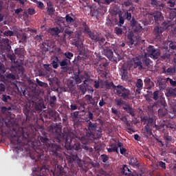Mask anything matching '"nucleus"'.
Returning a JSON list of instances; mask_svg holds the SVG:
<instances>
[{
	"label": "nucleus",
	"mask_w": 176,
	"mask_h": 176,
	"mask_svg": "<svg viewBox=\"0 0 176 176\" xmlns=\"http://www.w3.org/2000/svg\"><path fill=\"white\" fill-rule=\"evenodd\" d=\"M56 3H59L60 6H67L68 1L67 0H55Z\"/></svg>",
	"instance_id": "47"
},
{
	"label": "nucleus",
	"mask_w": 176,
	"mask_h": 176,
	"mask_svg": "<svg viewBox=\"0 0 176 176\" xmlns=\"http://www.w3.org/2000/svg\"><path fill=\"white\" fill-rule=\"evenodd\" d=\"M130 164L131 166H138V161L135 158H131L130 160Z\"/></svg>",
	"instance_id": "58"
},
{
	"label": "nucleus",
	"mask_w": 176,
	"mask_h": 176,
	"mask_svg": "<svg viewBox=\"0 0 176 176\" xmlns=\"http://www.w3.org/2000/svg\"><path fill=\"white\" fill-rule=\"evenodd\" d=\"M135 94H141V90L143 89L144 87V82L142 81V79L138 78L135 82Z\"/></svg>",
	"instance_id": "12"
},
{
	"label": "nucleus",
	"mask_w": 176,
	"mask_h": 176,
	"mask_svg": "<svg viewBox=\"0 0 176 176\" xmlns=\"http://www.w3.org/2000/svg\"><path fill=\"white\" fill-rule=\"evenodd\" d=\"M6 90V86H5V84L0 83V94H2V93L5 92Z\"/></svg>",
	"instance_id": "60"
},
{
	"label": "nucleus",
	"mask_w": 176,
	"mask_h": 176,
	"mask_svg": "<svg viewBox=\"0 0 176 176\" xmlns=\"http://www.w3.org/2000/svg\"><path fill=\"white\" fill-rule=\"evenodd\" d=\"M43 68L45 69V72H42L41 73V76H44L45 78H50V75L53 76V72H56V70L52 68V65L44 64Z\"/></svg>",
	"instance_id": "7"
},
{
	"label": "nucleus",
	"mask_w": 176,
	"mask_h": 176,
	"mask_svg": "<svg viewBox=\"0 0 176 176\" xmlns=\"http://www.w3.org/2000/svg\"><path fill=\"white\" fill-rule=\"evenodd\" d=\"M107 89H111V87H113V91H115V89H116L117 86L113 85V82H111L109 83L106 84Z\"/></svg>",
	"instance_id": "52"
},
{
	"label": "nucleus",
	"mask_w": 176,
	"mask_h": 176,
	"mask_svg": "<svg viewBox=\"0 0 176 176\" xmlns=\"http://www.w3.org/2000/svg\"><path fill=\"white\" fill-rule=\"evenodd\" d=\"M118 144L113 143L109 145V148H107V152H109V153H112V152L119 153V150L118 149Z\"/></svg>",
	"instance_id": "21"
},
{
	"label": "nucleus",
	"mask_w": 176,
	"mask_h": 176,
	"mask_svg": "<svg viewBox=\"0 0 176 176\" xmlns=\"http://www.w3.org/2000/svg\"><path fill=\"white\" fill-rule=\"evenodd\" d=\"M67 159L69 162H75V160L78 159V155L70 154L69 155L67 156Z\"/></svg>",
	"instance_id": "42"
},
{
	"label": "nucleus",
	"mask_w": 176,
	"mask_h": 176,
	"mask_svg": "<svg viewBox=\"0 0 176 176\" xmlns=\"http://www.w3.org/2000/svg\"><path fill=\"white\" fill-rule=\"evenodd\" d=\"M153 98L155 101L159 100V91H155L153 94Z\"/></svg>",
	"instance_id": "55"
},
{
	"label": "nucleus",
	"mask_w": 176,
	"mask_h": 176,
	"mask_svg": "<svg viewBox=\"0 0 176 176\" xmlns=\"http://www.w3.org/2000/svg\"><path fill=\"white\" fill-rule=\"evenodd\" d=\"M104 56H106L107 58L110 60V61H118L116 58L113 56V52H112L111 50H108V49L104 50Z\"/></svg>",
	"instance_id": "15"
},
{
	"label": "nucleus",
	"mask_w": 176,
	"mask_h": 176,
	"mask_svg": "<svg viewBox=\"0 0 176 176\" xmlns=\"http://www.w3.org/2000/svg\"><path fill=\"white\" fill-rule=\"evenodd\" d=\"M176 68L175 67H169L167 69L166 67L163 68L162 74L168 75L169 76H174L175 75Z\"/></svg>",
	"instance_id": "11"
},
{
	"label": "nucleus",
	"mask_w": 176,
	"mask_h": 176,
	"mask_svg": "<svg viewBox=\"0 0 176 176\" xmlns=\"http://www.w3.org/2000/svg\"><path fill=\"white\" fill-rule=\"evenodd\" d=\"M69 63L70 60L67 58H65L61 61H59V65L60 66L62 72H68V71H69V66H68V64Z\"/></svg>",
	"instance_id": "9"
},
{
	"label": "nucleus",
	"mask_w": 176,
	"mask_h": 176,
	"mask_svg": "<svg viewBox=\"0 0 176 176\" xmlns=\"http://www.w3.org/2000/svg\"><path fill=\"white\" fill-rule=\"evenodd\" d=\"M115 31L117 35H122V34H123V29H122L121 28L116 27L115 28Z\"/></svg>",
	"instance_id": "56"
},
{
	"label": "nucleus",
	"mask_w": 176,
	"mask_h": 176,
	"mask_svg": "<svg viewBox=\"0 0 176 176\" xmlns=\"http://www.w3.org/2000/svg\"><path fill=\"white\" fill-rule=\"evenodd\" d=\"M12 69H19L23 74L24 72V67H23V63H19V65H16L15 66H12Z\"/></svg>",
	"instance_id": "38"
},
{
	"label": "nucleus",
	"mask_w": 176,
	"mask_h": 176,
	"mask_svg": "<svg viewBox=\"0 0 176 176\" xmlns=\"http://www.w3.org/2000/svg\"><path fill=\"white\" fill-rule=\"evenodd\" d=\"M47 12H49V14H54V8H53V5L52 4V2L49 1L47 3Z\"/></svg>",
	"instance_id": "33"
},
{
	"label": "nucleus",
	"mask_w": 176,
	"mask_h": 176,
	"mask_svg": "<svg viewBox=\"0 0 176 176\" xmlns=\"http://www.w3.org/2000/svg\"><path fill=\"white\" fill-rule=\"evenodd\" d=\"M0 99L1 100V101H3V102H5V104H9L12 102V98L10 97V96L5 94L1 95Z\"/></svg>",
	"instance_id": "25"
},
{
	"label": "nucleus",
	"mask_w": 176,
	"mask_h": 176,
	"mask_svg": "<svg viewBox=\"0 0 176 176\" xmlns=\"http://www.w3.org/2000/svg\"><path fill=\"white\" fill-rule=\"evenodd\" d=\"M17 37L21 39L19 42H22L23 43H27V34L25 33L19 34L17 35Z\"/></svg>",
	"instance_id": "34"
},
{
	"label": "nucleus",
	"mask_w": 176,
	"mask_h": 176,
	"mask_svg": "<svg viewBox=\"0 0 176 176\" xmlns=\"http://www.w3.org/2000/svg\"><path fill=\"white\" fill-rule=\"evenodd\" d=\"M92 41H96V42H98L100 46H102L104 43H105V38L104 37H98L96 35V38H92Z\"/></svg>",
	"instance_id": "30"
},
{
	"label": "nucleus",
	"mask_w": 176,
	"mask_h": 176,
	"mask_svg": "<svg viewBox=\"0 0 176 176\" xmlns=\"http://www.w3.org/2000/svg\"><path fill=\"white\" fill-rule=\"evenodd\" d=\"M84 32L87 34V35H88L90 39H96V34L91 32L90 28H89V27H87L86 25L84 26Z\"/></svg>",
	"instance_id": "20"
},
{
	"label": "nucleus",
	"mask_w": 176,
	"mask_h": 176,
	"mask_svg": "<svg viewBox=\"0 0 176 176\" xmlns=\"http://www.w3.org/2000/svg\"><path fill=\"white\" fill-rule=\"evenodd\" d=\"M8 57L11 60L12 63H17V60H16V55L14 54H8Z\"/></svg>",
	"instance_id": "48"
},
{
	"label": "nucleus",
	"mask_w": 176,
	"mask_h": 176,
	"mask_svg": "<svg viewBox=\"0 0 176 176\" xmlns=\"http://www.w3.org/2000/svg\"><path fill=\"white\" fill-rule=\"evenodd\" d=\"M85 98L88 104L94 105L95 102H94V98H93V96L90 95H86Z\"/></svg>",
	"instance_id": "31"
},
{
	"label": "nucleus",
	"mask_w": 176,
	"mask_h": 176,
	"mask_svg": "<svg viewBox=\"0 0 176 176\" xmlns=\"http://www.w3.org/2000/svg\"><path fill=\"white\" fill-rule=\"evenodd\" d=\"M38 140L43 142V145L47 146L53 156H55L56 157H61V153H60V152H61V146L52 143V142L49 140V138L46 137L40 136Z\"/></svg>",
	"instance_id": "3"
},
{
	"label": "nucleus",
	"mask_w": 176,
	"mask_h": 176,
	"mask_svg": "<svg viewBox=\"0 0 176 176\" xmlns=\"http://www.w3.org/2000/svg\"><path fill=\"white\" fill-rule=\"evenodd\" d=\"M145 86L147 87L148 90H151L153 87H155V82L151 80V78H146L144 80Z\"/></svg>",
	"instance_id": "19"
},
{
	"label": "nucleus",
	"mask_w": 176,
	"mask_h": 176,
	"mask_svg": "<svg viewBox=\"0 0 176 176\" xmlns=\"http://www.w3.org/2000/svg\"><path fill=\"white\" fill-rule=\"evenodd\" d=\"M152 6H163V4H159L157 0H151Z\"/></svg>",
	"instance_id": "57"
},
{
	"label": "nucleus",
	"mask_w": 176,
	"mask_h": 176,
	"mask_svg": "<svg viewBox=\"0 0 176 176\" xmlns=\"http://www.w3.org/2000/svg\"><path fill=\"white\" fill-rule=\"evenodd\" d=\"M90 163H91V159L89 157H86L85 159L80 161L78 166L83 168V167H86V164H90Z\"/></svg>",
	"instance_id": "22"
},
{
	"label": "nucleus",
	"mask_w": 176,
	"mask_h": 176,
	"mask_svg": "<svg viewBox=\"0 0 176 176\" xmlns=\"http://www.w3.org/2000/svg\"><path fill=\"white\" fill-rule=\"evenodd\" d=\"M121 173L123 175H131V170L127 167V165H123Z\"/></svg>",
	"instance_id": "26"
},
{
	"label": "nucleus",
	"mask_w": 176,
	"mask_h": 176,
	"mask_svg": "<svg viewBox=\"0 0 176 176\" xmlns=\"http://www.w3.org/2000/svg\"><path fill=\"white\" fill-rule=\"evenodd\" d=\"M119 24L122 25V24H124V18H123V15L122 14H119Z\"/></svg>",
	"instance_id": "61"
},
{
	"label": "nucleus",
	"mask_w": 176,
	"mask_h": 176,
	"mask_svg": "<svg viewBox=\"0 0 176 176\" xmlns=\"http://www.w3.org/2000/svg\"><path fill=\"white\" fill-rule=\"evenodd\" d=\"M66 22L71 24V23H74V18L71 17L69 14H67L65 17Z\"/></svg>",
	"instance_id": "51"
},
{
	"label": "nucleus",
	"mask_w": 176,
	"mask_h": 176,
	"mask_svg": "<svg viewBox=\"0 0 176 176\" xmlns=\"http://www.w3.org/2000/svg\"><path fill=\"white\" fill-rule=\"evenodd\" d=\"M79 105L80 107H78L76 104L72 103L70 105L71 111H76V109H78L79 111H81V112H85V104L83 103H80Z\"/></svg>",
	"instance_id": "16"
},
{
	"label": "nucleus",
	"mask_w": 176,
	"mask_h": 176,
	"mask_svg": "<svg viewBox=\"0 0 176 176\" xmlns=\"http://www.w3.org/2000/svg\"><path fill=\"white\" fill-rule=\"evenodd\" d=\"M87 86H89V84L87 83V85L82 83L79 86L80 90L82 93V94H85L86 91H87Z\"/></svg>",
	"instance_id": "40"
},
{
	"label": "nucleus",
	"mask_w": 176,
	"mask_h": 176,
	"mask_svg": "<svg viewBox=\"0 0 176 176\" xmlns=\"http://www.w3.org/2000/svg\"><path fill=\"white\" fill-rule=\"evenodd\" d=\"M143 121L144 122H146L148 126L149 124H152V123H153V118H143Z\"/></svg>",
	"instance_id": "50"
},
{
	"label": "nucleus",
	"mask_w": 176,
	"mask_h": 176,
	"mask_svg": "<svg viewBox=\"0 0 176 176\" xmlns=\"http://www.w3.org/2000/svg\"><path fill=\"white\" fill-rule=\"evenodd\" d=\"M165 80L167 83V82H170V86H173V87H176V81L170 78H165Z\"/></svg>",
	"instance_id": "44"
},
{
	"label": "nucleus",
	"mask_w": 176,
	"mask_h": 176,
	"mask_svg": "<svg viewBox=\"0 0 176 176\" xmlns=\"http://www.w3.org/2000/svg\"><path fill=\"white\" fill-rule=\"evenodd\" d=\"M6 78H7V79H9L10 80H14L13 84L17 86L16 85V76L14 74L10 73L6 76Z\"/></svg>",
	"instance_id": "37"
},
{
	"label": "nucleus",
	"mask_w": 176,
	"mask_h": 176,
	"mask_svg": "<svg viewBox=\"0 0 176 176\" xmlns=\"http://www.w3.org/2000/svg\"><path fill=\"white\" fill-rule=\"evenodd\" d=\"M115 102L118 107H122V105H123V101L122 99H116Z\"/></svg>",
	"instance_id": "62"
},
{
	"label": "nucleus",
	"mask_w": 176,
	"mask_h": 176,
	"mask_svg": "<svg viewBox=\"0 0 176 176\" xmlns=\"http://www.w3.org/2000/svg\"><path fill=\"white\" fill-rule=\"evenodd\" d=\"M34 3H36L37 8H38L39 9H43V8H45V5L43 4V3H42V1L34 0Z\"/></svg>",
	"instance_id": "45"
},
{
	"label": "nucleus",
	"mask_w": 176,
	"mask_h": 176,
	"mask_svg": "<svg viewBox=\"0 0 176 176\" xmlns=\"http://www.w3.org/2000/svg\"><path fill=\"white\" fill-rule=\"evenodd\" d=\"M133 67L135 69L138 68L140 71H141V69H146V67H145V66L143 65L142 62H141V60H140L138 57L133 58Z\"/></svg>",
	"instance_id": "10"
},
{
	"label": "nucleus",
	"mask_w": 176,
	"mask_h": 176,
	"mask_svg": "<svg viewBox=\"0 0 176 176\" xmlns=\"http://www.w3.org/2000/svg\"><path fill=\"white\" fill-rule=\"evenodd\" d=\"M56 101H57V98L56 97V96H51L50 98V105H54V104H56Z\"/></svg>",
	"instance_id": "49"
},
{
	"label": "nucleus",
	"mask_w": 176,
	"mask_h": 176,
	"mask_svg": "<svg viewBox=\"0 0 176 176\" xmlns=\"http://www.w3.org/2000/svg\"><path fill=\"white\" fill-rule=\"evenodd\" d=\"M49 32L51 35H58L60 34V29L58 28H53L49 30Z\"/></svg>",
	"instance_id": "35"
},
{
	"label": "nucleus",
	"mask_w": 176,
	"mask_h": 176,
	"mask_svg": "<svg viewBox=\"0 0 176 176\" xmlns=\"http://www.w3.org/2000/svg\"><path fill=\"white\" fill-rule=\"evenodd\" d=\"M117 145L118 148H120V152L121 155H126V152H127V150L123 147V143L118 142Z\"/></svg>",
	"instance_id": "32"
},
{
	"label": "nucleus",
	"mask_w": 176,
	"mask_h": 176,
	"mask_svg": "<svg viewBox=\"0 0 176 176\" xmlns=\"http://www.w3.org/2000/svg\"><path fill=\"white\" fill-rule=\"evenodd\" d=\"M168 94L169 97H173L174 98H175V97H176V88H170L168 90Z\"/></svg>",
	"instance_id": "36"
},
{
	"label": "nucleus",
	"mask_w": 176,
	"mask_h": 176,
	"mask_svg": "<svg viewBox=\"0 0 176 176\" xmlns=\"http://www.w3.org/2000/svg\"><path fill=\"white\" fill-rule=\"evenodd\" d=\"M64 56L66 57V58H68V60H71L74 57V54L69 52H67L64 54Z\"/></svg>",
	"instance_id": "54"
},
{
	"label": "nucleus",
	"mask_w": 176,
	"mask_h": 176,
	"mask_svg": "<svg viewBox=\"0 0 176 176\" xmlns=\"http://www.w3.org/2000/svg\"><path fill=\"white\" fill-rule=\"evenodd\" d=\"M49 131L54 135V142H61L65 138V146L67 149H74L77 152H82V145H80V142L76 141L78 137L74 132H68L64 135L61 132V126L57 124L51 125Z\"/></svg>",
	"instance_id": "2"
},
{
	"label": "nucleus",
	"mask_w": 176,
	"mask_h": 176,
	"mask_svg": "<svg viewBox=\"0 0 176 176\" xmlns=\"http://www.w3.org/2000/svg\"><path fill=\"white\" fill-rule=\"evenodd\" d=\"M142 64H143V67H144L146 69V68H151V59L144 57L142 59Z\"/></svg>",
	"instance_id": "29"
},
{
	"label": "nucleus",
	"mask_w": 176,
	"mask_h": 176,
	"mask_svg": "<svg viewBox=\"0 0 176 176\" xmlns=\"http://www.w3.org/2000/svg\"><path fill=\"white\" fill-rule=\"evenodd\" d=\"M123 109L127 112V113H129L132 118H134L135 116V113H134V109L131 107V106L129 104H126L125 107H123Z\"/></svg>",
	"instance_id": "24"
},
{
	"label": "nucleus",
	"mask_w": 176,
	"mask_h": 176,
	"mask_svg": "<svg viewBox=\"0 0 176 176\" xmlns=\"http://www.w3.org/2000/svg\"><path fill=\"white\" fill-rule=\"evenodd\" d=\"M124 17L126 20H128V21H130V20H131V14L130 12H129V11H126L124 13Z\"/></svg>",
	"instance_id": "59"
},
{
	"label": "nucleus",
	"mask_w": 176,
	"mask_h": 176,
	"mask_svg": "<svg viewBox=\"0 0 176 176\" xmlns=\"http://www.w3.org/2000/svg\"><path fill=\"white\" fill-rule=\"evenodd\" d=\"M115 0H102V3L103 5H111L112 2H114Z\"/></svg>",
	"instance_id": "64"
},
{
	"label": "nucleus",
	"mask_w": 176,
	"mask_h": 176,
	"mask_svg": "<svg viewBox=\"0 0 176 176\" xmlns=\"http://www.w3.org/2000/svg\"><path fill=\"white\" fill-rule=\"evenodd\" d=\"M6 125L9 129L6 132L2 131L1 135L8 137L12 145H23L30 138L28 128L21 127L12 120L6 121Z\"/></svg>",
	"instance_id": "1"
},
{
	"label": "nucleus",
	"mask_w": 176,
	"mask_h": 176,
	"mask_svg": "<svg viewBox=\"0 0 176 176\" xmlns=\"http://www.w3.org/2000/svg\"><path fill=\"white\" fill-rule=\"evenodd\" d=\"M25 54V50H24V48H20L15 50V54L19 56V58H23Z\"/></svg>",
	"instance_id": "28"
},
{
	"label": "nucleus",
	"mask_w": 176,
	"mask_h": 176,
	"mask_svg": "<svg viewBox=\"0 0 176 176\" xmlns=\"http://www.w3.org/2000/svg\"><path fill=\"white\" fill-rule=\"evenodd\" d=\"M164 140L166 141V146H167V145H168V144H170V142H173V137H171L170 135H165L164 137Z\"/></svg>",
	"instance_id": "43"
},
{
	"label": "nucleus",
	"mask_w": 176,
	"mask_h": 176,
	"mask_svg": "<svg viewBox=\"0 0 176 176\" xmlns=\"http://www.w3.org/2000/svg\"><path fill=\"white\" fill-rule=\"evenodd\" d=\"M51 64L54 69H57V68H58V64H60V59H58V57L54 56Z\"/></svg>",
	"instance_id": "27"
},
{
	"label": "nucleus",
	"mask_w": 176,
	"mask_h": 176,
	"mask_svg": "<svg viewBox=\"0 0 176 176\" xmlns=\"http://www.w3.org/2000/svg\"><path fill=\"white\" fill-rule=\"evenodd\" d=\"M114 93L123 100H133V98H134V96H131L130 89L123 87V85H117L114 89Z\"/></svg>",
	"instance_id": "4"
},
{
	"label": "nucleus",
	"mask_w": 176,
	"mask_h": 176,
	"mask_svg": "<svg viewBox=\"0 0 176 176\" xmlns=\"http://www.w3.org/2000/svg\"><path fill=\"white\" fill-rule=\"evenodd\" d=\"M127 43L129 46H133V45L137 44V41L134 39V34H129L127 35Z\"/></svg>",
	"instance_id": "23"
},
{
	"label": "nucleus",
	"mask_w": 176,
	"mask_h": 176,
	"mask_svg": "<svg viewBox=\"0 0 176 176\" xmlns=\"http://www.w3.org/2000/svg\"><path fill=\"white\" fill-rule=\"evenodd\" d=\"M155 107H156V108H157V107H159V102H155L153 104H149L147 107L148 111H149L150 112H153V109H154Z\"/></svg>",
	"instance_id": "39"
},
{
	"label": "nucleus",
	"mask_w": 176,
	"mask_h": 176,
	"mask_svg": "<svg viewBox=\"0 0 176 176\" xmlns=\"http://www.w3.org/2000/svg\"><path fill=\"white\" fill-rule=\"evenodd\" d=\"M13 32L12 30H8L3 32L5 36H13Z\"/></svg>",
	"instance_id": "63"
},
{
	"label": "nucleus",
	"mask_w": 176,
	"mask_h": 176,
	"mask_svg": "<svg viewBox=\"0 0 176 176\" xmlns=\"http://www.w3.org/2000/svg\"><path fill=\"white\" fill-rule=\"evenodd\" d=\"M77 74H75L74 76V80L78 84L82 82L83 85H87V82L91 80L87 73H85V74H80V70H78Z\"/></svg>",
	"instance_id": "5"
},
{
	"label": "nucleus",
	"mask_w": 176,
	"mask_h": 176,
	"mask_svg": "<svg viewBox=\"0 0 176 176\" xmlns=\"http://www.w3.org/2000/svg\"><path fill=\"white\" fill-rule=\"evenodd\" d=\"M164 32V28L157 26L154 28L153 34L156 38H160V36H162V34H163Z\"/></svg>",
	"instance_id": "17"
},
{
	"label": "nucleus",
	"mask_w": 176,
	"mask_h": 176,
	"mask_svg": "<svg viewBox=\"0 0 176 176\" xmlns=\"http://www.w3.org/2000/svg\"><path fill=\"white\" fill-rule=\"evenodd\" d=\"M152 16H153L155 23H159V21H161L163 19L162 12L159 11L154 12Z\"/></svg>",
	"instance_id": "18"
},
{
	"label": "nucleus",
	"mask_w": 176,
	"mask_h": 176,
	"mask_svg": "<svg viewBox=\"0 0 176 176\" xmlns=\"http://www.w3.org/2000/svg\"><path fill=\"white\" fill-rule=\"evenodd\" d=\"M36 82L37 85L38 86H40L41 87H47V83L42 82V81L39 80V79H38V78L36 79Z\"/></svg>",
	"instance_id": "46"
},
{
	"label": "nucleus",
	"mask_w": 176,
	"mask_h": 176,
	"mask_svg": "<svg viewBox=\"0 0 176 176\" xmlns=\"http://www.w3.org/2000/svg\"><path fill=\"white\" fill-rule=\"evenodd\" d=\"M130 24L132 28H134L135 32H138L142 30V27H141V25H138V22L135 21V19L134 17H132V19L130 20Z\"/></svg>",
	"instance_id": "13"
},
{
	"label": "nucleus",
	"mask_w": 176,
	"mask_h": 176,
	"mask_svg": "<svg viewBox=\"0 0 176 176\" xmlns=\"http://www.w3.org/2000/svg\"><path fill=\"white\" fill-rule=\"evenodd\" d=\"M87 129L90 133H88L86 135L81 137V141H85V142L91 138V135H93V133H91V131H96L97 130V124L89 121L88 122Z\"/></svg>",
	"instance_id": "6"
},
{
	"label": "nucleus",
	"mask_w": 176,
	"mask_h": 176,
	"mask_svg": "<svg viewBox=\"0 0 176 176\" xmlns=\"http://www.w3.org/2000/svg\"><path fill=\"white\" fill-rule=\"evenodd\" d=\"M152 129L148 124H146L143 129V135L145 138H149L151 135H153Z\"/></svg>",
	"instance_id": "14"
},
{
	"label": "nucleus",
	"mask_w": 176,
	"mask_h": 176,
	"mask_svg": "<svg viewBox=\"0 0 176 176\" xmlns=\"http://www.w3.org/2000/svg\"><path fill=\"white\" fill-rule=\"evenodd\" d=\"M121 76H122V79L123 80L127 79L129 78L128 72L126 69H121Z\"/></svg>",
	"instance_id": "41"
},
{
	"label": "nucleus",
	"mask_w": 176,
	"mask_h": 176,
	"mask_svg": "<svg viewBox=\"0 0 176 176\" xmlns=\"http://www.w3.org/2000/svg\"><path fill=\"white\" fill-rule=\"evenodd\" d=\"M147 53L149 54L150 57L154 60H157L160 56V51L155 49V47L152 45H150L147 48Z\"/></svg>",
	"instance_id": "8"
},
{
	"label": "nucleus",
	"mask_w": 176,
	"mask_h": 176,
	"mask_svg": "<svg viewBox=\"0 0 176 176\" xmlns=\"http://www.w3.org/2000/svg\"><path fill=\"white\" fill-rule=\"evenodd\" d=\"M65 34H66L67 35H69V36H71L74 34V31L71 30V28H67L65 30Z\"/></svg>",
	"instance_id": "53"
}]
</instances>
